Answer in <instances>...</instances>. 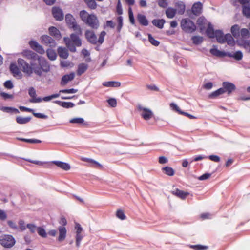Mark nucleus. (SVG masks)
<instances>
[{
    "label": "nucleus",
    "mask_w": 250,
    "mask_h": 250,
    "mask_svg": "<svg viewBox=\"0 0 250 250\" xmlns=\"http://www.w3.org/2000/svg\"><path fill=\"white\" fill-rule=\"evenodd\" d=\"M58 229L59 232L58 241L59 242H62L65 239L66 236L67 231L66 228L64 226H59Z\"/></svg>",
    "instance_id": "obj_20"
},
{
    "label": "nucleus",
    "mask_w": 250,
    "mask_h": 250,
    "mask_svg": "<svg viewBox=\"0 0 250 250\" xmlns=\"http://www.w3.org/2000/svg\"><path fill=\"white\" fill-rule=\"evenodd\" d=\"M203 4L199 1L194 3L191 8L192 13L196 16H198L201 14Z\"/></svg>",
    "instance_id": "obj_17"
},
{
    "label": "nucleus",
    "mask_w": 250,
    "mask_h": 250,
    "mask_svg": "<svg viewBox=\"0 0 250 250\" xmlns=\"http://www.w3.org/2000/svg\"><path fill=\"white\" fill-rule=\"evenodd\" d=\"M53 17L56 21H62L63 20L64 14L62 10L59 7H53L52 9Z\"/></svg>",
    "instance_id": "obj_10"
},
{
    "label": "nucleus",
    "mask_w": 250,
    "mask_h": 250,
    "mask_svg": "<svg viewBox=\"0 0 250 250\" xmlns=\"http://www.w3.org/2000/svg\"><path fill=\"white\" fill-rule=\"evenodd\" d=\"M70 123L73 124H83L84 125H88L87 123H84V119L83 118H73L70 120Z\"/></svg>",
    "instance_id": "obj_45"
},
{
    "label": "nucleus",
    "mask_w": 250,
    "mask_h": 250,
    "mask_svg": "<svg viewBox=\"0 0 250 250\" xmlns=\"http://www.w3.org/2000/svg\"><path fill=\"white\" fill-rule=\"evenodd\" d=\"M63 40L66 46L71 52H75L76 46L80 47L82 44L81 40L78 35L75 33L71 34L70 38L64 37Z\"/></svg>",
    "instance_id": "obj_1"
},
{
    "label": "nucleus",
    "mask_w": 250,
    "mask_h": 250,
    "mask_svg": "<svg viewBox=\"0 0 250 250\" xmlns=\"http://www.w3.org/2000/svg\"><path fill=\"white\" fill-rule=\"evenodd\" d=\"M18 224L19 229L21 231H23L26 229L27 227L23 220L20 219L18 222Z\"/></svg>",
    "instance_id": "obj_58"
},
{
    "label": "nucleus",
    "mask_w": 250,
    "mask_h": 250,
    "mask_svg": "<svg viewBox=\"0 0 250 250\" xmlns=\"http://www.w3.org/2000/svg\"><path fill=\"white\" fill-rule=\"evenodd\" d=\"M170 106L173 110H174L176 112H178L179 114L183 115L186 116H187V114H188V113L181 111L180 108L175 104L173 103H172L170 104Z\"/></svg>",
    "instance_id": "obj_37"
},
{
    "label": "nucleus",
    "mask_w": 250,
    "mask_h": 250,
    "mask_svg": "<svg viewBox=\"0 0 250 250\" xmlns=\"http://www.w3.org/2000/svg\"><path fill=\"white\" fill-rule=\"evenodd\" d=\"M223 40H224V42H226L229 45H234V40L230 34L228 33L224 35Z\"/></svg>",
    "instance_id": "obj_30"
},
{
    "label": "nucleus",
    "mask_w": 250,
    "mask_h": 250,
    "mask_svg": "<svg viewBox=\"0 0 250 250\" xmlns=\"http://www.w3.org/2000/svg\"><path fill=\"white\" fill-rule=\"evenodd\" d=\"M166 14L168 18L171 19L175 16L176 11L172 8H168L166 11Z\"/></svg>",
    "instance_id": "obj_42"
},
{
    "label": "nucleus",
    "mask_w": 250,
    "mask_h": 250,
    "mask_svg": "<svg viewBox=\"0 0 250 250\" xmlns=\"http://www.w3.org/2000/svg\"><path fill=\"white\" fill-rule=\"evenodd\" d=\"M53 163L59 167L66 171L69 170L71 167L70 165L67 163L56 161H54Z\"/></svg>",
    "instance_id": "obj_26"
},
{
    "label": "nucleus",
    "mask_w": 250,
    "mask_h": 250,
    "mask_svg": "<svg viewBox=\"0 0 250 250\" xmlns=\"http://www.w3.org/2000/svg\"><path fill=\"white\" fill-rule=\"evenodd\" d=\"M31 120V117H22L18 116L16 117V121L19 124H25L29 122Z\"/></svg>",
    "instance_id": "obj_33"
},
{
    "label": "nucleus",
    "mask_w": 250,
    "mask_h": 250,
    "mask_svg": "<svg viewBox=\"0 0 250 250\" xmlns=\"http://www.w3.org/2000/svg\"><path fill=\"white\" fill-rule=\"evenodd\" d=\"M26 227L32 233H35L37 230L38 227L34 224H27Z\"/></svg>",
    "instance_id": "obj_57"
},
{
    "label": "nucleus",
    "mask_w": 250,
    "mask_h": 250,
    "mask_svg": "<svg viewBox=\"0 0 250 250\" xmlns=\"http://www.w3.org/2000/svg\"><path fill=\"white\" fill-rule=\"evenodd\" d=\"M21 54L25 58L32 61L36 60L39 56L35 52L29 50H25L23 51L21 53Z\"/></svg>",
    "instance_id": "obj_16"
},
{
    "label": "nucleus",
    "mask_w": 250,
    "mask_h": 250,
    "mask_svg": "<svg viewBox=\"0 0 250 250\" xmlns=\"http://www.w3.org/2000/svg\"><path fill=\"white\" fill-rule=\"evenodd\" d=\"M30 47L39 54H43L45 51L43 47L35 41H31L29 42Z\"/></svg>",
    "instance_id": "obj_14"
},
{
    "label": "nucleus",
    "mask_w": 250,
    "mask_h": 250,
    "mask_svg": "<svg viewBox=\"0 0 250 250\" xmlns=\"http://www.w3.org/2000/svg\"><path fill=\"white\" fill-rule=\"evenodd\" d=\"M118 25L117 27V30L118 32H120L123 25V17L120 16L117 18Z\"/></svg>",
    "instance_id": "obj_53"
},
{
    "label": "nucleus",
    "mask_w": 250,
    "mask_h": 250,
    "mask_svg": "<svg viewBox=\"0 0 250 250\" xmlns=\"http://www.w3.org/2000/svg\"><path fill=\"white\" fill-rule=\"evenodd\" d=\"M223 52L217 49V48H211L210 50V53L213 55V56L219 57H223Z\"/></svg>",
    "instance_id": "obj_44"
},
{
    "label": "nucleus",
    "mask_w": 250,
    "mask_h": 250,
    "mask_svg": "<svg viewBox=\"0 0 250 250\" xmlns=\"http://www.w3.org/2000/svg\"><path fill=\"white\" fill-rule=\"evenodd\" d=\"M166 21L164 19H153L152 21V24L159 29H162Z\"/></svg>",
    "instance_id": "obj_29"
},
{
    "label": "nucleus",
    "mask_w": 250,
    "mask_h": 250,
    "mask_svg": "<svg viewBox=\"0 0 250 250\" xmlns=\"http://www.w3.org/2000/svg\"><path fill=\"white\" fill-rule=\"evenodd\" d=\"M104 86L107 87H118L121 85V83L116 81H108L103 83Z\"/></svg>",
    "instance_id": "obj_31"
},
{
    "label": "nucleus",
    "mask_w": 250,
    "mask_h": 250,
    "mask_svg": "<svg viewBox=\"0 0 250 250\" xmlns=\"http://www.w3.org/2000/svg\"><path fill=\"white\" fill-rule=\"evenodd\" d=\"M0 110L3 112L7 113H19V111L14 107H1L0 108Z\"/></svg>",
    "instance_id": "obj_39"
},
{
    "label": "nucleus",
    "mask_w": 250,
    "mask_h": 250,
    "mask_svg": "<svg viewBox=\"0 0 250 250\" xmlns=\"http://www.w3.org/2000/svg\"><path fill=\"white\" fill-rule=\"evenodd\" d=\"M190 248H192L195 250H205L208 249V247L206 246L202 245H191L189 246Z\"/></svg>",
    "instance_id": "obj_49"
},
{
    "label": "nucleus",
    "mask_w": 250,
    "mask_h": 250,
    "mask_svg": "<svg viewBox=\"0 0 250 250\" xmlns=\"http://www.w3.org/2000/svg\"><path fill=\"white\" fill-rule=\"evenodd\" d=\"M241 36L243 38L247 39L250 36V33L248 29L246 28H242L240 30Z\"/></svg>",
    "instance_id": "obj_50"
},
{
    "label": "nucleus",
    "mask_w": 250,
    "mask_h": 250,
    "mask_svg": "<svg viewBox=\"0 0 250 250\" xmlns=\"http://www.w3.org/2000/svg\"><path fill=\"white\" fill-rule=\"evenodd\" d=\"M172 194L182 199H186V197L189 195V193L188 192H185L182 190H180L178 188H176L175 190L172 191Z\"/></svg>",
    "instance_id": "obj_22"
},
{
    "label": "nucleus",
    "mask_w": 250,
    "mask_h": 250,
    "mask_svg": "<svg viewBox=\"0 0 250 250\" xmlns=\"http://www.w3.org/2000/svg\"><path fill=\"white\" fill-rule=\"evenodd\" d=\"M85 23L93 29H97L100 25L97 16L93 14L89 15Z\"/></svg>",
    "instance_id": "obj_8"
},
{
    "label": "nucleus",
    "mask_w": 250,
    "mask_h": 250,
    "mask_svg": "<svg viewBox=\"0 0 250 250\" xmlns=\"http://www.w3.org/2000/svg\"><path fill=\"white\" fill-rule=\"evenodd\" d=\"M222 88L224 91V93L227 92L228 95H230L236 89V86L234 84L230 82H223Z\"/></svg>",
    "instance_id": "obj_11"
},
{
    "label": "nucleus",
    "mask_w": 250,
    "mask_h": 250,
    "mask_svg": "<svg viewBox=\"0 0 250 250\" xmlns=\"http://www.w3.org/2000/svg\"><path fill=\"white\" fill-rule=\"evenodd\" d=\"M16 139L20 141L32 144L40 143L42 142V141L40 140L36 139H25L19 137H17Z\"/></svg>",
    "instance_id": "obj_38"
},
{
    "label": "nucleus",
    "mask_w": 250,
    "mask_h": 250,
    "mask_svg": "<svg viewBox=\"0 0 250 250\" xmlns=\"http://www.w3.org/2000/svg\"><path fill=\"white\" fill-rule=\"evenodd\" d=\"M47 56L48 58L52 61H54L56 59L57 55L56 52L52 49H47L46 51Z\"/></svg>",
    "instance_id": "obj_43"
},
{
    "label": "nucleus",
    "mask_w": 250,
    "mask_h": 250,
    "mask_svg": "<svg viewBox=\"0 0 250 250\" xmlns=\"http://www.w3.org/2000/svg\"><path fill=\"white\" fill-rule=\"evenodd\" d=\"M37 60L39 65L35 64L34 65V73L41 77L42 75V72H48L50 71V65L46 60L41 56H39Z\"/></svg>",
    "instance_id": "obj_3"
},
{
    "label": "nucleus",
    "mask_w": 250,
    "mask_h": 250,
    "mask_svg": "<svg viewBox=\"0 0 250 250\" xmlns=\"http://www.w3.org/2000/svg\"><path fill=\"white\" fill-rule=\"evenodd\" d=\"M117 217L121 220H125L126 218L124 211L122 210H118L116 212Z\"/></svg>",
    "instance_id": "obj_61"
},
{
    "label": "nucleus",
    "mask_w": 250,
    "mask_h": 250,
    "mask_svg": "<svg viewBox=\"0 0 250 250\" xmlns=\"http://www.w3.org/2000/svg\"><path fill=\"white\" fill-rule=\"evenodd\" d=\"M233 58L237 61L241 60L243 58V53L241 51H237L233 54Z\"/></svg>",
    "instance_id": "obj_59"
},
{
    "label": "nucleus",
    "mask_w": 250,
    "mask_h": 250,
    "mask_svg": "<svg viewBox=\"0 0 250 250\" xmlns=\"http://www.w3.org/2000/svg\"><path fill=\"white\" fill-rule=\"evenodd\" d=\"M149 42L154 46H158L160 44V42L155 40L152 36L149 34L148 35Z\"/></svg>",
    "instance_id": "obj_52"
},
{
    "label": "nucleus",
    "mask_w": 250,
    "mask_h": 250,
    "mask_svg": "<svg viewBox=\"0 0 250 250\" xmlns=\"http://www.w3.org/2000/svg\"><path fill=\"white\" fill-rule=\"evenodd\" d=\"M88 7L91 9H95L97 7V3L94 0H91L86 3Z\"/></svg>",
    "instance_id": "obj_62"
},
{
    "label": "nucleus",
    "mask_w": 250,
    "mask_h": 250,
    "mask_svg": "<svg viewBox=\"0 0 250 250\" xmlns=\"http://www.w3.org/2000/svg\"><path fill=\"white\" fill-rule=\"evenodd\" d=\"M30 47L39 54H43L45 51L43 47L35 41H31L29 42Z\"/></svg>",
    "instance_id": "obj_15"
},
{
    "label": "nucleus",
    "mask_w": 250,
    "mask_h": 250,
    "mask_svg": "<svg viewBox=\"0 0 250 250\" xmlns=\"http://www.w3.org/2000/svg\"><path fill=\"white\" fill-rule=\"evenodd\" d=\"M54 102L65 108H72L75 105L72 102H62L58 100L55 101Z\"/></svg>",
    "instance_id": "obj_25"
},
{
    "label": "nucleus",
    "mask_w": 250,
    "mask_h": 250,
    "mask_svg": "<svg viewBox=\"0 0 250 250\" xmlns=\"http://www.w3.org/2000/svg\"><path fill=\"white\" fill-rule=\"evenodd\" d=\"M231 32L234 37H238L240 36V33L239 25L237 24L233 25L231 28Z\"/></svg>",
    "instance_id": "obj_35"
},
{
    "label": "nucleus",
    "mask_w": 250,
    "mask_h": 250,
    "mask_svg": "<svg viewBox=\"0 0 250 250\" xmlns=\"http://www.w3.org/2000/svg\"><path fill=\"white\" fill-rule=\"evenodd\" d=\"M181 27L184 32L188 33H193L196 29V26L194 23L188 18L182 20Z\"/></svg>",
    "instance_id": "obj_5"
},
{
    "label": "nucleus",
    "mask_w": 250,
    "mask_h": 250,
    "mask_svg": "<svg viewBox=\"0 0 250 250\" xmlns=\"http://www.w3.org/2000/svg\"><path fill=\"white\" fill-rule=\"evenodd\" d=\"M65 21L69 28L73 29L74 31L78 32L79 34H81V29L76 21L75 18L72 15L67 14L65 17Z\"/></svg>",
    "instance_id": "obj_7"
},
{
    "label": "nucleus",
    "mask_w": 250,
    "mask_h": 250,
    "mask_svg": "<svg viewBox=\"0 0 250 250\" xmlns=\"http://www.w3.org/2000/svg\"><path fill=\"white\" fill-rule=\"evenodd\" d=\"M28 94L32 99L37 98L36 90L34 87H30L28 89Z\"/></svg>",
    "instance_id": "obj_63"
},
{
    "label": "nucleus",
    "mask_w": 250,
    "mask_h": 250,
    "mask_svg": "<svg viewBox=\"0 0 250 250\" xmlns=\"http://www.w3.org/2000/svg\"><path fill=\"white\" fill-rule=\"evenodd\" d=\"M37 232L38 234L42 237L46 238L47 237V233L43 228L41 227H38L37 228Z\"/></svg>",
    "instance_id": "obj_55"
},
{
    "label": "nucleus",
    "mask_w": 250,
    "mask_h": 250,
    "mask_svg": "<svg viewBox=\"0 0 250 250\" xmlns=\"http://www.w3.org/2000/svg\"><path fill=\"white\" fill-rule=\"evenodd\" d=\"M106 34V33L105 31H102L99 35L98 40H97V36L93 31L87 30L85 32V37L86 39L89 43L94 45L96 44L97 43H99L100 44L103 43Z\"/></svg>",
    "instance_id": "obj_2"
},
{
    "label": "nucleus",
    "mask_w": 250,
    "mask_h": 250,
    "mask_svg": "<svg viewBox=\"0 0 250 250\" xmlns=\"http://www.w3.org/2000/svg\"><path fill=\"white\" fill-rule=\"evenodd\" d=\"M30 47L39 54H43L45 51L43 47L35 41H31L29 42Z\"/></svg>",
    "instance_id": "obj_13"
},
{
    "label": "nucleus",
    "mask_w": 250,
    "mask_h": 250,
    "mask_svg": "<svg viewBox=\"0 0 250 250\" xmlns=\"http://www.w3.org/2000/svg\"><path fill=\"white\" fill-rule=\"evenodd\" d=\"M137 20L141 25L146 26L149 24L148 20L146 19V16L143 14H138Z\"/></svg>",
    "instance_id": "obj_21"
},
{
    "label": "nucleus",
    "mask_w": 250,
    "mask_h": 250,
    "mask_svg": "<svg viewBox=\"0 0 250 250\" xmlns=\"http://www.w3.org/2000/svg\"><path fill=\"white\" fill-rule=\"evenodd\" d=\"M16 243V240L12 235L5 234L0 238V244L6 248H12Z\"/></svg>",
    "instance_id": "obj_6"
},
{
    "label": "nucleus",
    "mask_w": 250,
    "mask_h": 250,
    "mask_svg": "<svg viewBox=\"0 0 250 250\" xmlns=\"http://www.w3.org/2000/svg\"><path fill=\"white\" fill-rule=\"evenodd\" d=\"M57 51L58 55L61 58L63 59H66L68 57V51L66 48L59 47Z\"/></svg>",
    "instance_id": "obj_24"
},
{
    "label": "nucleus",
    "mask_w": 250,
    "mask_h": 250,
    "mask_svg": "<svg viewBox=\"0 0 250 250\" xmlns=\"http://www.w3.org/2000/svg\"><path fill=\"white\" fill-rule=\"evenodd\" d=\"M50 34L57 39H60L61 37L59 30L54 26L50 27L48 29Z\"/></svg>",
    "instance_id": "obj_27"
},
{
    "label": "nucleus",
    "mask_w": 250,
    "mask_h": 250,
    "mask_svg": "<svg viewBox=\"0 0 250 250\" xmlns=\"http://www.w3.org/2000/svg\"><path fill=\"white\" fill-rule=\"evenodd\" d=\"M137 108L139 111H141V116L144 120H149L152 117L153 114L151 110L140 105L138 106Z\"/></svg>",
    "instance_id": "obj_9"
},
{
    "label": "nucleus",
    "mask_w": 250,
    "mask_h": 250,
    "mask_svg": "<svg viewBox=\"0 0 250 250\" xmlns=\"http://www.w3.org/2000/svg\"><path fill=\"white\" fill-rule=\"evenodd\" d=\"M75 77V73L71 72L69 74L64 75L62 78L61 84L62 85L66 84L68 82L73 80Z\"/></svg>",
    "instance_id": "obj_19"
},
{
    "label": "nucleus",
    "mask_w": 250,
    "mask_h": 250,
    "mask_svg": "<svg viewBox=\"0 0 250 250\" xmlns=\"http://www.w3.org/2000/svg\"><path fill=\"white\" fill-rule=\"evenodd\" d=\"M224 33L222 30H216L215 31L214 38H216L217 41L220 43H224Z\"/></svg>",
    "instance_id": "obj_28"
},
{
    "label": "nucleus",
    "mask_w": 250,
    "mask_h": 250,
    "mask_svg": "<svg viewBox=\"0 0 250 250\" xmlns=\"http://www.w3.org/2000/svg\"><path fill=\"white\" fill-rule=\"evenodd\" d=\"M206 22V20L203 17H200L197 21V24L200 27V29L203 30L204 28V25Z\"/></svg>",
    "instance_id": "obj_54"
},
{
    "label": "nucleus",
    "mask_w": 250,
    "mask_h": 250,
    "mask_svg": "<svg viewBox=\"0 0 250 250\" xmlns=\"http://www.w3.org/2000/svg\"><path fill=\"white\" fill-rule=\"evenodd\" d=\"M162 171L165 174L169 176H173L175 174L174 170L172 167L167 166L162 167Z\"/></svg>",
    "instance_id": "obj_34"
},
{
    "label": "nucleus",
    "mask_w": 250,
    "mask_h": 250,
    "mask_svg": "<svg viewBox=\"0 0 250 250\" xmlns=\"http://www.w3.org/2000/svg\"><path fill=\"white\" fill-rule=\"evenodd\" d=\"M17 63L22 71L27 75L30 76L34 72L35 63L31 62L30 64L21 58L17 60Z\"/></svg>",
    "instance_id": "obj_4"
},
{
    "label": "nucleus",
    "mask_w": 250,
    "mask_h": 250,
    "mask_svg": "<svg viewBox=\"0 0 250 250\" xmlns=\"http://www.w3.org/2000/svg\"><path fill=\"white\" fill-rule=\"evenodd\" d=\"M243 14L247 18L250 17V4L249 5H243L242 7Z\"/></svg>",
    "instance_id": "obj_46"
},
{
    "label": "nucleus",
    "mask_w": 250,
    "mask_h": 250,
    "mask_svg": "<svg viewBox=\"0 0 250 250\" xmlns=\"http://www.w3.org/2000/svg\"><path fill=\"white\" fill-rule=\"evenodd\" d=\"M9 69L14 77L18 78V79L21 78L22 73L16 63H11L10 65Z\"/></svg>",
    "instance_id": "obj_12"
},
{
    "label": "nucleus",
    "mask_w": 250,
    "mask_h": 250,
    "mask_svg": "<svg viewBox=\"0 0 250 250\" xmlns=\"http://www.w3.org/2000/svg\"><path fill=\"white\" fill-rule=\"evenodd\" d=\"M42 42L46 45H49L50 46H54L55 44V41L48 35H43L41 37Z\"/></svg>",
    "instance_id": "obj_18"
},
{
    "label": "nucleus",
    "mask_w": 250,
    "mask_h": 250,
    "mask_svg": "<svg viewBox=\"0 0 250 250\" xmlns=\"http://www.w3.org/2000/svg\"><path fill=\"white\" fill-rule=\"evenodd\" d=\"M128 16L130 23L132 25H134L135 23V21L134 18L133 13L131 7H129L128 9Z\"/></svg>",
    "instance_id": "obj_56"
},
{
    "label": "nucleus",
    "mask_w": 250,
    "mask_h": 250,
    "mask_svg": "<svg viewBox=\"0 0 250 250\" xmlns=\"http://www.w3.org/2000/svg\"><path fill=\"white\" fill-rule=\"evenodd\" d=\"M84 161L88 162L91 164V166L95 167H101L102 165L98 162L90 158H84L83 159Z\"/></svg>",
    "instance_id": "obj_40"
},
{
    "label": "nucleus",
    "mask_w": 250,
    "mask_h": 250,
    "mask_svg": "<svg viewBox=\"0 0 250 250\" xmlns=\"http://www.w3.org/2000/svg\"><path fill=\"white\" fill-rule=\"evenodd\" d=\"M215 31L212 25L210 23H208V27L206 30V33L208 37L210 38H214Z\"/></svg>",
    "instance_id": "obj_36"
},
{
    "label": "nucleus",
    "mask_w": 250,
    "mask_h": 250,
    "mask_svg": "<svg viewBox=\"0 0 250 250\" xmlns=\"http://www.w3.org/2000/svg\"><path fill=\"white\" fill-rule=\"evenodd\" d=\"M176 7L179 9V13L183 14L185 11V5L183 2H178Z\"/></svg>",
    "instance_id": "obj_51"
},
{
    "label": "nucleus",
    "mask_w": 250,
    "mask_h": 250,
    "mask_svg": "<svg viewBox=\"0 0 250 250\" xmlns=\"http://www.w3.org/2000/svg\"><path fill=\"white\" fill-rule=\"evenodd\" d=\"M88 67V65L87 64L84 63H80L78 66L77 75L79 76H81L87 70Z\"/></svg>",
    "instance_id": "obj_23"
},
{
    "label": "nucleus",
    "mask_w": 250,
    "mask_h": 250,
    "mask_svg": "<svg viewBox=\"0 0 250 250\" xmlns=\"http://www.w3.org/2000/svg\"><path fill=\"white\" fill-rule=\"evenodd\" d=\"M192 41L194 44L198 45L203 42V38L202 37L194 36L192 37Z\"/></svg>",
    "instance_id": "obj_48"
},
{
    "label": "nucleus",
    "mask_w": 250,
    "mask_h": 250,
    "mask_svg": "<svg viewBox=\"0 0 250 250\" xmlns=\"http://www.w3.org/2000/svg\"><path fill=\"white\" fill-rule=\"evenodd\" d=\"M223 93H224V91H223L221 87L210 94L209 97L210 98H213Z\"/></svg>",
    "instance_id": "obj_47"
},
{
    "label": "nucleus",
    "mask_w": 250,
    "mask_h": 250,
    "mask_svg": "<svg viewBox=\"0 0 250 250\" xmlns=\"http://www.w3.org/2000/svg\"><path fill=\"white\" fill-rule=\"evenodd\" d=\"M7 224L10 228L14 230H17L18 229L16 224L11 220H8L7 221Z\"/></svg>",
    "instance_id": "obj_64"
},
{
    "label": "nucleus",
    "mask_w": 250,
    "mask_h": 250,
    "mask_svg": "<svg viewBox=\"0 0 250 250\" xmlns=\"http://www.w3.org/2000/svg\"><path fill=\"white\" fill-rule=\"evenodd\" d=\"M83 236L81 233H76V245L77 247L80 246L81 241L83 239Z\"/></svg>",
    "instance_id": "obj_60"
},
{
    "label": "nucleus",
    "mask_w": 250,
    "mask_h": 250,
    "mask_svg": "<svg viewBox=\"0 0 250 250\" xmlns=\"http://www.w3.org/2000/svg\"><path fill=\"white\" fill-rule=\"evenodd\" d=\"M80 17L82 21L85 23L87 21V19H88V17L90 14H89L88 12H87L85 10H82L80 12Z\"/></svg>",
    "instance_id": "obj_41"
},
{
    "label": "nucleus",
    "mask_w": 250,
    "mask_h": 250,
    "mask_svg": "<svg viewBox=\"0 0 250 250\" xmlns=\"http://www.w3.org/2000/svg\"><path fill=\"white\" fill-rule=\"evenodd\" d=\"M51 99H52L51 95H49L48 96L44 97L43 98L38 97V98L31 99H30L29 102L32 103H36L41 102L42 101L47 102L51 100Z\"/></svg>",
    "instance_id": "obj_32"
}]
</instances>
